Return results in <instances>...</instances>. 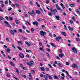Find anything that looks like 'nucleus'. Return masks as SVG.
Listing matches in <instances>:
<instances>
[{"mask_svg":"<svg viewBox=\"0 0 80 80\" xmlns=\"http://www.w3.org/2000/svg\"><path fill=\"white\" fill-rule=\"evenodd\" d=\"M68 28L69 30H72V31H73V28L72 27H71L70 26L68 27Z\"/></svg>","mask_w":80,"mask_h":80,"instance_id":"6e6552de","label":"nucleus"},{"mask_svg":"<svg viewBox=\"0 0 80 80\" xmlns=\"http://www.w3.org/2000/svg\"><path fill=\"white\" fill-rule=\"evenodd\" d=\"M54 78H55V79H57V80L58 79V77L57 76H56V75L54 76Z\"/></svg>","mask_w":80,"mask_h":80,"instance_id":"412c9836","label":"nucleus"},{"mask_svg":"<svg viewBox=\"0 0 80 80\" xmlns=\"http://www.w3.org/2000/svg\"><path fill=\"white\" fill-rule=\"evenodd\" d=\"M46 55L48 56V57H50V55H49V54L48 53H46Z\"/></svg>","mask_w":80,"mask_h":80,"instance_id":"de8ad7c7","label":"nucleus"},{"mask_svg":"<svg viewBox=\"0 0 80 80\" xmlns=\"http://www.w3.org/2000/svg\"><path fill=\"white\" fill-rule=\"evenodd\" d=\"M40 69L42 71H45V68L43 67H41Z\"/></svg>","mask_w":80,"mask_h":80,"instance_id":"4468645a","label":"nucleus"},{"mask_svg":"<svg viewBox=\"0 0 80 80\" xmlns=\"http://www.w3.org/2000/svg\"><path fill=\"white\" fill-rule=\"evenodd\" d=\"M10 33L11 34H12V35H14V34H15V32H13V30H11L10 31Z\"/></svg>","mask_w":80,"mask_h":80,"instance_id":"ddd939ff","label":"nucleus"},{"mask_svg":"<svg viewBox=\"0 0 80 80\" xmlns=\"http://www.w3.org/2000/svg\"><path fill=\"white\" fill-rule=\"evenodd\" d=\"M46 50L48 52H50V50L48 48L46 49Z\"/></svg>","mask_w":80,"mask_h":80,"instance_id":"58836bf2","label":"nucleus"},{"mask_svg":"<svg viewBox=\"0 0 80 80\" xmlns=\"http://www.w3.org/2000/svg\"><path fill=\"white\" fill-rule=\"evenodd\" d=\"M62 34L64 36H66L67 35V34H66V33H65V32H62Z\"/></svg>","mask_w":80,"mask_h":80,"instance_id":"4be33fe9","label":"nucleus"},{"mask_svg":"<svg viewBox=\"0 0 80 80\" xmlns=\"http://www.w3.org/2000/svg\"><path fill=\"white\" fill-rule=\"evenodd\" d=\"M72 68H78V66H77V65L76 64H72Z\"/></svg>","mask_w":80,"mask_h":80,"instance_id":"7ed1b4c3","label":"nucleus"},{"mask_svg":"<svg viewBox=\"0 0 80 80\" xmlns=\"http://www.w3.org/2000/svg\"><path fill=\"white\" fill-rule=\"evenodd\" d=\"M65 72L66 73L68 76V77H69V74H68V72L67 71H66Z\"/></svg>","mask_w":80,"mask_h":80,"instance_id":"79ce46f5","label":"nucleus"},{"mask_svg":"<svg viewBox=\"0 0 80 80\" xmlns=\"http://www.w3.org/2000/svg\"><path fill=\"white\" fill-rule=\"evenodd\" d=\"M32 24L33 25H38V22H33Z\"/></svg>","mask_w":80,"mask_h":80,"instance_id":"f8f14e48","label":"nucleus"},{"mask_svg":"<svg viewBox=\"0 0 80 80\" xmlns=\"http://www.w3.org/2000/svg\"><path fill=\"white\" fill-rule=\"evenodd\" d=\"M36 12L37 14H38V15H40V12L39 10L36 11Z\"/></svg>","mask_w":80,"mask_h":80,"instance_id":"2eb2a0df","label":"nucleus"},{"mask_svg":"<svg viewBox=\"0 0 80 80\" xmlns=\"http://www.w3.org/2000/svg\"><path fill=\"white\" fill-rule=\"evenodd\" d=\"M15 22L16 23V24H17V25H18V20H15Z\"/></svg>","mask_w":80,"mask_h":80,"instance_id":"a878e982","label":"nucleus"},{"mask_svg":"<svg viewBox=\"0 0 80 80\" xmlns=\"http://www.w3.org/2000/svg\"><path fill=\"white\" fill-rule=\"evenodd\" d=\"M8 58H9V59H11L12 58L10 56H8Z\"/></svg>","mask_w":80,"mask_h":80,"instance_id":"4d7b16f0","label":"nucleus"},{"mask_svg":"<svg viewBox=\"0 0 80 80\" xmlns=\"http://www.w3.org/2000/svg\"><path fill=\"white\" fill-rule=\"evenodd\" d=\"M52 2L54 3H56V2H55V1L54 0H52Z\"/></svg>","mask_w":80,"mask_h":80,"instance_id":"e2e57ef3","label":"nucleus"},{"mask_svg":"<svg viewBox=\"0 0 80 80\" xmlns=\"http://www.w3.org/2000/svg\"><path fill=\"white\" fill-rule=\"evenodd\" d=\"M9 19L10 20H13V18L12 17L10 16L9 17Z\"/></svg>","mask_w":80,"mask_h":80,"instance_id":"f3484780","label":"nucleus"},{"mask_svg":"<svg viewBox=\"0 0 80 80\" xmlns=\"http://www.w3.org/2000/svg\"><path fill=\"white\" fill-rule=\"evenodd\" d=\"M29 77H30V78H32V75H31V73H29Z\"/></svg>","mask_w":80,"mask_h":80,"instance_id":"4c0bfd02","label":"nucleus"},{"mask_svg":"<svg viewBox=\"0 0 80 80\" xmlns=\"http://www.w3.org/2000/svg\"><path fill=\"white\" fill-rule=\"evenodd\" d=\"M48 77H49V79H50V80H52V77L50 76V75L49 74H48Z\"/></svg>","mask_w":80,"mask_h":80,"instance_id":"5701e85b","label":"nucleus"},{"mask_svg":"<svg viewBox=\"0 0 80 80\" xmlns=\"http://www.w3.org/2000/svg\"><path fill=\"white\" fill-rule=\"evenodd\" d=\"M30 64L32 65L33 64V61H30Z\"/></svg>","mask_w":80,"mask_h":80,"instance_id":"72a5a7b5","label":"nucleus"},{"mask_svg":"<svg viewBox=\"0 0 80 80\" xmlns=\"http://www.w3.org/2000/svg\"><path fill=\"white\" fill-rule=\"evenodd\" d=\"M28 13L29 14V15H30L32 17H33L34 16H35V12L33 10H32L31 12H28Z\"/></svg>","mask_w":80,"mask_h":80,"instance_id":"f257e3e1","label":"nucleus"},{"mask_svg":"<svg viewBox=\"0 0 80 80\" xmlns=\"http://www.w3.org/2000/svg\"><path fill=\"white\" fill-rule=\"evenodd\" d=\"M19 56L20 58H24V55L22 53H20L19 54Z\"/></svg>","mask_w":80,"mask_h":80,"instance_id":"39448f33","label":"nucleus"},{"mask_svg":"<svg viewBox=\"0 0 80 80\" xmlns=\"http://www.w3.org/2000/svg\"><path fill=\"white\" fill-rule=\"evenodd\" d=\"M55 17L56 18V19L57 20H58V21L60 20V19H59L60 18V17L59 16H55Z\"/></svg>","mask_w":80,"mask_h":80,"instance_id":"1a4fd4ad","label":"nucleus"},{"mask_svg":"<svg viewBox=\"0 0 80 80\" xmlns=\"http://www.w3.org/2000/svg\"><path fill=\"white\" fill-rule=\"evenodd\" d=\"M51 45H52V46H53V47H56V45H55V44L53 43H52V42L51 43Z\"/></svg>","mask_w":80,"mask_h":80,"instance_id":"a211bd4d","label":"nucleus"},{"mask_svg":"<svg viewBox=\"0 0 80 80\" xmlns=\"http://www.w3.org/2000/svg\"><path fill=\"white\" fill-rule=\"evenodd\" d=\"M5 18L6 19V20H8V17L7 16H6L5 17Z\"/></svg>","mask_w":80,"mask_h":80,"instance_id":"680f3d73","label":"nucleus"},{"mask_svg":"<svg viewBox=\"0 0 80 80\" xmlns=\"http://www.w3.org/2000/svg\"><path fill=\"white\" fill-rule=\"evenodd\" d=\"M72 50L74 53H77V50L75 48H72Z\"/></svg>","mask_w":80,"mask_h":80,"instance_id":"20e7f679","label":"nucleus"},{"mask_svg":"<svg viewBox=\"0 0 80 80\" xmlns=\"http://www.w3.org/2000/svg\"><path fill=\"white\" fill-rule=\"evenodd\" d=\"M12 7H15V5L13 4H12L11 5Z\"/></svg>","mask_w":80,"mask_h":80,"instance_id":"5fc2aeb1","label":"nucleus"},{"mask_svg":"<svg viewBox=\"0 0 80 80\" xmlns=\"http://www.w3.org/2000/svg\"><path fill=\"white\" fill-rule=\"evenodd\" d=\"M26 57L28 58H30V56H29V55L27 54L26 55Z\"/></svg>","mask_w":80,"mask_h":80,"instance_id":"603ef678","label":"nucleus"},{"mask_svg":"<svg viewBox=\"0 0 80 80\" xmlns=\"http://www.w3.org/2000/svg\"><path fill=\"white\" fill-rule=\"evenodd\" d=\"M46 70L47 71H49V69L48 68H46Z\"/></svg>","mask_w":80,"mask_h":80,"instance_id":"09e8293b","label":"nucleus"},{"mask_svg":"<svg viewBox=\"0 0 80 80\" xmlns=\"http://www.w3.org/2000/svg\"><path fill=\"white\" fill-rule=\"evenodd\" d=\"M72 19L73 21H74V22H75V18L74 17H72Z\"/></svg>","mask_w":80,"mask_h":80,"instance_id":"ea45409f","label":"nucleus"},{"mask_svg":"<svg viewBox=\"0 0 80 80\" xmlns=\"http://www.w3.org/2000/svg\"><path fill=\"white\" fill-rule=\"evenodd\" d=\"M25 43H26V45H28V47H30V44H29V43H28L27 41L25 42Z\"/></svg>","mask_w":80,"mask_h":80,"instance_id":"6ab92c4d","label":"nucleus"},{"mask_svg":"<svg viewBox=\"0 0 80 80\" xmlns=\"http://www.w3.org/2000/svg\"><path fill=\"white\" fill-rule=\"evenodd\" d=\"M6 51L7 52H10V49L8 48L6 50Z\"/></svg>","mask_w":80,"mask_h":80,"instance_id":"a18cd8bd","label":"nucleus"},{"mask_svg":"<svg viewBox=\"0 0 80 80\" xmlns=\"http://www.w3.org/2000/svg\"><path fill=\"white\" fill-rule=\"evenodd\" d=\"M19 32H20V33H22V32H23V31L22 30V29H19Z\"/></svg>","mask_w":80,"mask_h":80,"instance_id":"c9c22d12","label":"nucleus"},{"mask_svg":"<svg viewBox=\"0 0 80 80\" xmlns=\"http://www.w3.org/2000/svg\"><path fill=\"white\" fill-rule=\"evenodd\" d=\"M69 5L70 7H73L75 6V5L73 4H70Z\"/></svg>","mask_w":80,"mask_h":80,"instance_id":"bb28decb","label":"nucleus"},{"mask_svg":"<svg viewBox=\"0 0 80 80\" xmlns=\"http://www.w3.org/2000/svg\"><path fill=\"white\" fill-rule=\"evenodd\" d=\"M66 63V65H69V62H67Z\"/></svg>","mask_w":80,"mask_h":80,"instance_id":"8fccbe9b","label":"nucleus"},{"mask_svg":"<svg viewBox=\"0 0 80 80\" xmlns=\"http://www.w3.org/2000/svg\"><path fill=\"white\" fill-rule=\"evenodd\" d=\"M4 18H3L2 16L0 17V21H1L2 20H3Z\"/></svg>","mask_w":80,"mask_h":80,"instance_id":"c756f323","label":"nucleus"},{"mask_svg":"<svg viewBox=\"0 0 80 80\" xmlns=\"http://www.w3.org/2000/svg\"><path fill=\"white\" fill-rule=\"evenodd\" d=\"M39 44L40 46H41V47H42V46H43L42 43L40 42H39Z\"/></svg>","mask_w":80,"mask_h":80,"instance_id":"473e14b6","label":"nucleus"},{"mask_svg":"<svg viewBox=\"0 0 80 80\" xmlns=\"http://www.w3.org/2000/svg\"><path fill=\"white\" fill-rule=\"evenodd\" d=\"M9 64L12 66H13V67L15 66V64H14L12 62H10Z\"/></svg>","mask_w":80,"mask_h":80,"instance_id":"9b49d317","label":"nucleus"},{"mask_svg":"<svg viewBox=\"0 0 80 80\" xmlns=\"http://www.w3.org/2000/svg\"><path fill=\"white\" fill-rule=\"evenodd\" d=\"M58 64L59 67H62V65H61V64L60 63H58Z\"/></svg>","mask_w":80,"mask_h":80,"instance_id":"052dcab7","label":"nucleus"},{"mask_svg":"<svg viewBox=\"0 0 80 80\" xmlns=\"http://www.w3.org/2000/svg\"><path fill=\"white\" fill-rule=\"evenodd\" d=\"M20 67H23V64H20Z\"/></svg>","mask_w":80,"mask_h":80,"instance_id":"69168bd1","label":"nucleus"},{"mask_svg":"<svg viewBox=\"0 0 80 80\" xmlns=\"http://www.w3.org/2000/svg\"><path fill=\"white\" fill-rule=\"evenodd\" d=\"M21 76H22V77H24V78H26L27 77L26 76H25L23 74H22L21 75Z\"/></svg>","mask_w":80,"mask_h":80,"instance_id":"f704fd0d","label":"nucleus"},{"mask_svg":"<svg viewBox=\"0 0 80 80\" xmlns=\"http://www.w3.org/2000/svg\"><path fill=\"white\" fill-rule=\"evenodd\" d=\"M31 32H34V29H33V28H31Z\"/></svg>","mask_w":80,"mask_h":80,"instance_id":"49530a36","label":"nucleus"},{"mask_svg":"<svg viewBox=\"0 0 80 80\" xmlns=\"http://www.w3.org/2000/svg\"><path fill=\"white\" fill-rule=\"evenodd\" d=\"M46 2L47 3H49V0H46Z\"/></svg>","mask_w":80,"mask_h":80,"instance_id":"c03bdc74","label":"nucleus"},{"mask_svg":"<svg viewBox=\"0 0 80 80\" xmlns=\"http://www.w3.org/2000/svg\"><path fill=\"white\" fill-rule=\"evenodd\" d=\"M12 47L14 49V50L15 49V45H14V44H12Z\"/></svg>","mask_w":80,"mask_h":80,"instance_id":"cd10ccee","label":"nucleus"},{"mask_svg":"<svg viewBox=\"0 0 80 80\" xmlns=\"http://www.w3.org/2000/svg\"><path fill=\"white\" fill-rule=\"evenodd\" d=\"M59 55L60 58H62V57L63 56V55L62 54H59Z\"/></svg>","mask_w":80,"mask_h":80,"instance_id":"b1692460","label":"nucleus"},{"mask_svg":"<svg viewBox=\"0 0 80 80\" xmlns=\"http://www.w3.org/2000/svg\"><path fill=\"white\" fill-rule=\"evenodd\" d=\"M22 69H23V70H27V68H26L23 67L22 68Z\"/></svg>","mask_w":80,"mask_h":80,"instance_id":"13d9d810","label":"nucleus"},{"mask_svg":"<svg viewBox=\"0 0 80 80\" xmlns=\"http://www.w3.org/2000/svg\"><path fill=\"white\" fill-rule=\"evenodd\" d=\"M31 72H32V73H35V71H34V70H31Z\"/></svg>","mask_w":80,"mask_h":80,"instance_id":"bf43d9fd","label":"nucleus"},{"mask_svg":"<svg viewBox=\"0 0 80 80\" xmlns=\"http://www.w3.org/2000/svg\"><path fill=\"white\" fill-rule=\"evenodd\" d=\"M53 12H57V10L55 9L53 10Z\"/></svg>","mask_w":80,"mask_h":80,"instance_id":"864d4df0","label":"nucleus"},{"mask_svg":"<svg viewBox=\"0 0 80 80\" xmlns=\"http://www.w3.org/2000/svg\"><path fill=\"white\" fill-rule=\"evenodd\" d=\"M12 9V8H10L9 9H8V11H10Z\"/></svg>","mask_w":80,"mask_h":80,"instance_id":"3c124183","label":"nucleus"},{"mask_svg":"<svg viewBox=\"0 0 80 80\" xmlns=\"http://www.w3.org/2000/svg\"><path fill=\"white\" fill-rule=\"evenodd\" d=\"M18 49H19V50L20 51H22V48H21L19 46L18 47Z\"/></svg>","mask_w":80,"mask_h":80,"instance_id":"393cba45","label":"nucleus"},{"mask_svg":"<svg viewBox=\"0 0 80 80\" xmlns=\"http://www.w3.org/2000/svg\"><path fill=\"white\" fill-rule=\"evenodd\" d=\"M6 76L8 77H10V75L8 73H7L6 74Z\"/></svg>","mask_w":80,"mask_h":80,"instance_id":"c85d7f7f","label":"nucleus"},{"mask_svg":"<svg viewBox=\"0 0 80 80\" xmlns=\"http://www.w3.org/2000/svg\"><path fill=\"white\" fill-rule=\"evenodd\" d=\"M16 71V72H17V74H19V72H18V69L17 68H15Z\"/></svg>","mask_w":80,"mask_h":80,"instance_id":"aec40b11","label":"nucleus"},{"mask_svg":"<svg viewBox=\"0 0 80 80\" xmlns=\"http://www.w3.org/2000/svg\"><path fill=\"white\" fill-rule=\"evenodd\" d=\"M13 78H14L15 79H16V80H19L18 78H16V77H13Z\"/></svg>","mask_w":80,"mask_h":80,"instance_id":"338daca9","label":"nucleus"},{"mask_svg":"<svg viewBox=\"0 0 80 80\" xmlns=\"http://www.w3.org/2000/svg\"><path fill=\"white\" fill-rule=\"evenodd\" d=\"M56 40H58V41H59V40H60V39H61V37L60 36L56 37Z\"/></svg>","mask_w":80,"mask_h":80,"instance_id":"9d476101","label":"nucleus"},{"mask_svg":"<svg viewBox=\"0 0 80 80\" xmlns=\"http://www.w3.org/2000/svg\"><path fill=\"white\" fill-rule=\"evenodd\" d=\"M27 64L29 66H31L32 65V64H31V63H30L29 62L27 63Z\"/></svg>","mask_w":80,"mask_h":80,"instance_id":"2f4dec72","label":"nucleus"},{"mask_svg":"<svg viewBox=\"0 0 80 80\" xmlns=\"http://www.w3.org/2000/svg\"><path fill=\"white\" fill-rule=\"evenodd\" d=\"M70 23H73V21L72 20H70Z\"/></svg>","mask_w":80,"mask_h":80,"instance_id":"774afa93","label":"nucleus"},{"mask_svg":"<svg viewBox=\"0 0 80 80\" xmlns=\"http://www.w3.org/2000/svg\"><path fill=\"white\" fill-rule=\"evenodd\" d=\"M48 75V74H47L46 75H44V77L45 79H46L47 78H47V76Z\"/></svg>","mask_w":80,"mask_h":80,"instance_id":"dca6fc26","label":"nucleus"},{"mask_svg":"<svg viewBox=\"0 0 80 80\" xmlns=\"http://www.w3.org/2000/svg\"><path fill=\"white\" fill-rule=\"evenodd\" d=\"M63 15L64 16H65V15H66V13H65V12H63Z\"/></svg>","mask_w":80,"mask_h":80,"instance_id":"6e6d98bb","label":"nucleus"},{"mask_svg":"<svg viewBox=\"0 0 80 80\" xmlns=\"http://www.w3.org/2000/svg\"><path fill=\"white\" fill-rule=\"evenodd\" d=\"M48 13L49 16H51V15H52V12H48Z\"/></svg>","mask_w":80,"mask_h":80,"instance_id":"7c9ffc66","label":"nucleus"},{"mask_svg":"<svg viewBox=\"0 0 80 80\" xmlns=\"http://www.w3.org/2000/svg\"><path fill=\"white\" fill-rule=\"evenodd\" d=\"M4 23H5L6 25H7V27H10V25H9L8 22L7 21H5Z\"/></svg>","mask_w":80,"mask_h":80,"instance_id":"423d86ee","label":"nucleus"},{"mask_svg":"<svg viewBox=\"0 0 80 80\" xmlns=\"http://www.w3.org/2000/svg\"><path fill=\"white\" fill-rule=\"evenodd\" d=\"M0 12H3V10L1 7H0Z\"/></svg>","mask_w":80,"mask_h":80,"instance_id":"0e129e2a","label":"nucleus"},{"mask_svg":"<svg viewBox=\"0 0 80 80\" xmlns=\"http://www.w3.org/2000/svg\"><path fill=\"white\" fill-rule=\"evenodd\" d=\"M17 43L18 44H22V42L18 41H17Z\"/></svg>","mask_w":80,"mask_h":80,"instance_id":"e433bc0d","label":"nucleus"},{"mask_svg":"<svg viewBox=\"0 0 80 80\" xmlns=\"http://www.w3.org/2000/svg\"><path fill=\"white\" fill-rule=\"evenodd\" d=\"M56 7L57 10H61V8L59 7V6H58V4H56Z\"/></svg>","mask_w":80,"mask_h":80,"instance_id":"0eeeda50","label":"nucleus"},{"mask_svg":"<svg viewBox=\"0 0 80 80\" xmlns=\"http://www.w3.org/2000/svg\"><path fill=\"white\" fill-rule=\"evenodd\" d=\"M26 22L27 23H26V24H27V25H30V24L28 22L26 21Z\"/></svg>","mask_w":80,"mask_h":80,"instance_id":"a19ab883","label":"nucleus"},{"mask_svg":"<svg viewBox=\"0 0 80 80\" xmlns=\"http://www.w3.org/2000/svg\"><path fill=\"white\" fill-rule=\"evenodd\" d=\"M40 34L42 37H44V35H46L47 33L45 32H43V31H41L40 32Z\"/></svg>","mask_w":80,"mask_h":80,"instance_id":"f03ea898","label":"nucleus"},{"mask_svg":"<svg viewBox=\"0 0 80 80\" xmlns=\"http://www.w3.org/2000/svg\"><path fill=\"white\" fill-rule=\"evenodd\" d=\"M15 5L16 7H20L19 5L18 4H15Z\"/></svg>","mask_w":80,"mask_h":80,"instance_id":"37998d69","label":"nucleus"}]
</instances>
